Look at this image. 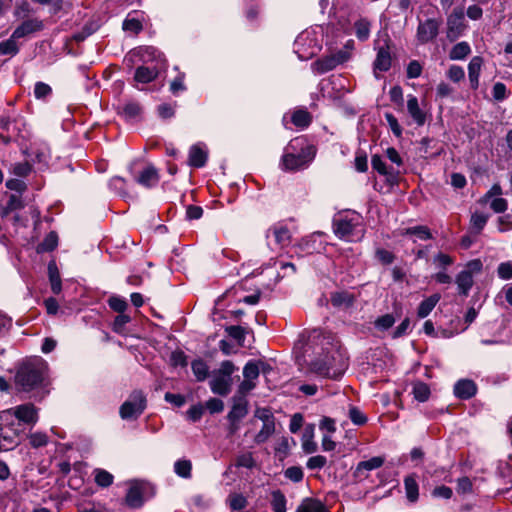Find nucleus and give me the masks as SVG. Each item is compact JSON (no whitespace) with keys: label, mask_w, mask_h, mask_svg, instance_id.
Listing matches in <instances>:
<instances>
[{"label":"nucleus","mask_w":512,"mask_h":512,"mask_svg":"<svg viewBox=\"0 0 512 512\" xmlns=\"http://www.w3.org/2000/svg\"><path fill=\"white\" fill-rule=\"evenodd\" d=\"M477 385L471 379H460L454 385V395L460 400H469L477 393Z\"/></svg>","instance_id":"dca6fc26"},{"label":"nucleus","mask_w":512,"mask_h":512,"mask_svg":"<svg viewBox=\"0 0 512 512\" xmlns=\"http://www.w3.org/2000/svg\"><path fill=\"white\" fill-rule=\"evenodd\" d=\"M358 225L353 218L347 216H339L333 219V232L339 239L348 240L353 234L354 229Z\"/></svg>","instance_id":"f8f14e48"},{"label":"nucleus","mask_w":512,"mask_h":512,"mask_svg":"<svg viewBox=\"0 0 512 512\" xmlns=\"http://www.w3.org/2000/svg\"><path fill=\"white\" fill-rule=\"evenodd\" d=\"M348 367V358L338 343L327 340L322 343L321 353L311 360L309 370L321 377L339 380Z\"/></svg>","instance_id":"f257e3e1"},{"label":"nucleus","mask_w":512,"mask_h":512,"mask_svg":"<svg viewBox=\"0 0 512 512\" xmlns=\"http://www.w3.org/2000/svg\"><path fill=\"white\" fill-rule=\"evenodd\" d=\"M191 370L196 378V381L198 382L205 381L209 376V366L200 357L194 359L191 362Z\"/></svg>","instance_id":"2f4dec72"},{"label":"nucleus","mask_w":512,"mask_h":512,"mask_svg":"<svg viewBox=\"0 0 512 512\" xmlns=\"http://www.w3.org/2000/svg\"><path fill=\"white\" fill-rule=\"evenodd\" d=\"M177 106V102H174V105L169 103H162L157 106V115L163 119H171L175 116V107Z\"/></svg>","instance_id":"bf43d9fd"},{"label":"nucleus","mask_w":512,"mask_h":512,"mask_svg":"<svg viewBox=\"0 0 512 512\" xmlns=\"http://www.w3.org/2000/svg\"><path fill=\"white\" fill-rule=\"evenodd\" d=\"M108 305L113 311L117 313H124L128 307L127 301L119 296L110 297L108 299Z\"/></svg>","instance_id":"774afa93"},{"label":"nucleus","mask_w":512,"mask_h":512,"mask_svg":"<svg viewBox=\"0 0 512 512\" xmlns=\"http://www.w3.org/2000/svg\"><path fill=\"white\" fill-rule=\"evenodd\" d=\"M58 234L55 231L49 232L42 242H40L36 247L37 253H45V252H52L54 251L58 246Z\"/></svg>","instance_id":"473e14b6"},{"label":"nucleus","mask_w":512,"mask_h":512,"mask_svg":"<svg viewBox=\"0 0 512 512\" xmlns=\"http://www.w3.org/2000/svg\"><path fill=\"white\" fill-rule=\"evenodd\" d=\"M126 180L120 176H114L109 180L108 186L109 189L121 197L128 196V192L126 190Z\"/></svg>","instance_id":"49530a36"},{"label":"nucleus","mask_w":512,"mask_h":512,"mask_svg":"<svg viewBox=\"0 0 512 512\" xmlns=\"http://www.w3.org/2000/svg\"><path fill=\"white\" fill-rule=\"evenodd\" d=\"M370 22L366 19H360L355 22V35L359 41H366L370 36Z\"/></svg>","instance_id":"de8ad7c7"},{"label":"nucleus","mask_w":512,"mask_h":512,"mask_svg":"<svg viewBox=\"0 0 512 512\" xmlns=\"http://www.w3.org/2000/svg\"><path fill=\"white\" fill-rule=\"evenodd\" d=\"M52 94V88L47 83L38 81L34 86V96L38 100H44Z\"/></svg>","instance_id":"0e129e2a"},{"label":"nucleus","mask_w":512,"mask_h":512,"mask_svg":"<svg viewBox=\"0 0 512 512\" xmlns=\"http://www.w3.org/2000/svg\"><path fill=\"white\" fill-rule=\"evenodd\" d=\"M314 144L307 135L297 136L289 141L285 150L297 152V150L307 149L309 145Z\"/></svg>","instance_id":"58836bf2"},{"label":"nucleus","mask_w":512,"mask_h":512,"mask_svg":"<svg viewBox=\"0 0 512 512\" xmlns=\"http://www.w3.org/2000/svg\"><path fill=\"white\" fill-rule=\"evenodd\" d=\"M446 37L449 42H455L462 37L468 28L465 21L464 7L457 6L447 17Z\"/></svg>","instance_id":"39448f33"},{"label":"nucleus","mask_w":512,"mask_h":512,"mask_svg":"<svg viewBox=\"0 0 512 512\" xmlns=\"http://www.w3.org/2000/svg\"><path fill=\"white\" fill-rule=\"evenodd\" d=\"M18 38H12V35L0 42V55H9L11 57L19 53V46L17 45Z\"/></svg>","instance_id":"79ce46f5"},{"label":"nucleus","mask_w":512,"mask_h":512,"mask_svg":"<svg viewBox=\"0 0 512 512\" xmlns=\"http://www.w3.org/2000/svg\"><path fill=\"white\" fill-rule=\"evenodd\" d=\"M417 478L416 473H411L404 477L405 494L410 503H416L419 499V484Z\"/></svg>","instance_id":"5701e85b"},{"label":"nucleus","mask_w":512,"mask_h":512,"mask_svg":"<svg viewBox=\"0 0 512 512\" xmlns=\"http://www.w3.org/2000/svg\"><path fill=\"white\" fill-rule=\"evenodd\" d=\"M259 374V364L254 359L249 360L243 367L244 379L253 381L259 377Z\"/></svg>","instance_id":"3c124183"},{"label":"nucleus","mask_w":512,"mask_h":512,"mask_svg":"<svg viewBox=\"0 0 512 512\" xmlns=\"http://www.w3.org/2000/svg\"><path fill=\"white\" fill-rule=\"evenodd\" d=\"M235 465L247 469H253L256 465L255 459L251 452L243 453L237 456Z\"/></svg>","instance_id":"e2e57ef3"},{"label":"nucleus","mask_w":512,"mask_h":512,"mask_svg":"<svg viewBox=\"0 0 512 512\" xmlns=\"http://www.w3.org/2000/svg\"><path fill=\"white\" fill-rule=\"evenodd\" d=\"M122 29L125 32H130L134 35H138L143 30V24L139 19L127 17L122 22Z\"/></svg>","instance_id":"603ef678"},{"label":"nucleus","mask_w":512,"mask_h":512,"mask_svg":"<svg viewBox=\"0 0 512 512\" xmlns=\"http://www.w3.org/2000/svg\"><path fill=\"white\" fill-rule=\"evenodd\" d=\"M225 331L226 333L231 337L233 338L234 340L237 341V343L242 346L244 341H245V335H246V331L243 327L239 326V325H231V326H227L225 328Z\"/></svg>","instance_id":"5fc2aeb1"},{"label":"nucleus","mask_w":512,"mask_h":512,"mask_svg":"<svg viewBox=\"0 0 512 512\" xmlns=\"http://www.w3.org/2000/svg\"><path fill=\"white\" fill-rule=\"evenodd\" d=\"M372 169L385 176V181L390 187L397 186L400 182V172L393 167H388L379 154L371 157Z\"/></svg>","instance_id":"9d476101"},{"label":"nucleus","mask_w":512,"mask_h":512,"mask_svg":"<svg viewBox=\"0 0 512 512\" xmlns=\"http://www.w3.org/2000/svg\"><path fill=\"white\" fill-rule=\"evenodd\" d=\"M305 158V156H301L293 151L284 150V153L281 156L280 166L282 170L288 172L303 170L310 165Z\"/></svg>","instance_id":"9b49d317"},{"label":"nucleus","mask_w":512,"mask_h":512,"mask_svg":"<svg viewBox=\"0 0 512 512\" xmlns=\"http://www.w3.org/2000/svg\"><path fill=\"white\" fill-rule=\"evenodd\" d=\"M442 21L435 18H428L419 23L416 31V37L419 43L427 44L432 42L439 34V28Z\"/></svg>","instance_id":"1a4fd4ad"},{"label":"nucleus","mask_w":512,"mask_h":512,"mask_svg":"<svg viewBox=\"0 0 512 512\" xmlns=\"http://www.w3.org/2000/svg\"><path fill=\"white\" fill-rule=\"evenodd\" d=\"M47 269L51 291L53 294L58 295L62 291V281L56 262L54 260H51L48 263Z\"/></svg>","instance_id":"c85d7f7f"},{"label":"nucleus","mask_w":512,"mask_h":512,"mask_svg":"<svg viewBox=\"0 0 512 512\" xmlns=\"http://www.w3.org/2000/svg\"><path fill=\"white\" fill-rule=\"evenodd\" d=\"M45 368V362L40 358L23 361L16 370V386L24 392L40 387L44 381Z\"/></svg>","instance_id":"f03ea898"},{"label":"nucleus","mask_w":512,"mask_h":512,"mask_svg":"<svg viewBox=\"0 0 512 512\" xmlns=\"http://www.w3.org/2000/svg\"><path fill=\"white\" fill-rule=\"evenodd\" d=\"M165 70L166 69L153 65L148 66L147 64H142L135 69L133 79L137 83L149 84L155 81L159 77L160 73Z\"/></svg>","instance_id":"ddd939ff"},{"label":"nucleus","mask_w":512,"mask_h":512,"mask_svg":"<svg viewBox=\"0 0 512 512\" xmlns=\"http://www.w3.org/2000/svg\"><path fill=\"white\" fill-rule=\"evenodd\" d=\"M284 476L294 483H299L304 478V472L300 466H291L284 471Z\"/></svg>","instance_id":"69168bd1"},{"label":"nucleus","mask_w":512,"mask_h":512,"mask_svg":"<svg viewBox=\"0 0 512 512\" xmlns=\"http://www.w3.org/2000/svg\"><path fill=\"white\" fill-rule=\"evenodd\" d=\"M131 321V317L125 313H119L112 324V330L117 334H123L126 325Z\"/></svg>","instance_id":"4d7b16f0"},{"label":"nucleus","mask_w":512,"mask_h":512,"mask_svg":"<svg viewBox=\"0 0 512 512\" xmlns=\"http://www.w3.org/2000/svg\"><path fill=\"white\" fill-rule=\"evenodd\" d=\"M271 507L274 512H286L287 499L281 490H275L271 493Z\"/></svg>","instance_id":"c03bdc74"},{"label":"nucleus","mask_w":512,"mask_h":512,"mask_svg":"<svg viewBox=\"0 0 512 512\" xmlns=\"http://www.w3.org/2000/svg\"><path fill=\"white\" fill-rule=\"evenodd\" d=\"M29 444L32 448H41L47 445L48 436L43 432H35L29 434Z\"/></svg>","instance_id":"680f3d73"},{"label":"nucleus","mask_w":512,"mask_h":512,"mask_svg":"<svg viewBox=\"0 0 512 512\" xmlns=\"http://www.w3.org/2000/svg\"><path fill=\"white\" fill-rule=\"evenodd\" d=\"M24 207L25 203L22 196L10 194L6 204L0 206V216L1 218H7L12 212L22 210Z\"/></svg>","instance_id":"b1692460"},{"label":"nucleus","mask_w":512,"mask_h":512,"mask_svg":"<svg viewBox=\"0 0 512 512\" xmlns=\"http://www.w3.org/2000/svg\"><path fill=\"white\" fill-rule=\"evenodd\" d=\"M355 169L360 173H365L368 171V158L367 154L363 150H358L355 155Z\"/></svg>","instance_id":"338daca9"},{"label":"nucleus","mask_w":512,"mask_h":512,"mask_svg":"<svg viewBox=\"0 0 512 512\" xmlns=\"http://www.w3.org/2000/svg\"><path fill=\"white\" fill-rule=\"evenodd\" d=\"M394 323H395V317L393 316V314L387 313V314L379 316L374 321V326L376 329H378L380 331H386L389 328H391L394 325Z\"/></svg>","instance_id":"6e6d98bb"},{"label":"nucleus","mask_w":512,"mask_h":512,"mask_svg":"<svg viewBox=\"0 0 512 512\" xmlns=\"http://www.w3.org/2000/svg\"><path fill=\"white\" fill-rule=\"evenodd\" d=\"M384 458L380 456L372 457L368 460L361 461L358 463L356 471L361 472L362 470L371 471L380 468L384 464Z\"/></svg>","instance_id":"8fccbe9b"},{"label":"nucleus","mask_w":512,"mask_h":512,"mask_svg":"<svg viewBox=\"0 0 512 512\" xmlns=\"http://www.w3.org/2000/svg\"><path fill=\"white\" fill-rule=\"evenodd\" d=\"M208 153L200 145L194 144L189 149L188 165L193 168H202L206 165Z\"/></svg>","instance_id":"6ab92c4d"},{"label":"nucleus","mask_w":512,"mask_h":512,"mask_svg":"<svg viewBox=\"0 0 512 512\" xmlns=\"http://www.w3.org/2000/svg\"><path fill=\"white\" fill-rule=\"evenodd\" d=\"M455 283L457 284L459 295L467 297L474 285L473 276L468 271L462 270L456 275Z\"/></svg>","instance_id":"393cba45"},{"label":"nucleus","mask_w":512,"mask_h":512,"mask_svg":"<svg viewBox=\"0 0 512 512\" xmlns=\"http://www.w3.org/2000/svg\"><path fill=\"white\" fill-rule=\"evenodd\" d=\"M99 26L94 21L86 22L81 30L75 32L72 35V40H74L77 43L85 41L89 36L94 34L98 30Z\"/></svg>","instance_id":"c9c22d12"},{"label":"nucleus","mask_w":512,"mask_h":512,"mask_svg":"<svg viewBox=\"0 0 512 512\" xmlns=\"http://www.w3.org/2000/svg\"><path fill=\"white\" fill-rule=\"evenodd\" d=\"M147 407V398L142 390H133L128 399L119 408V415L123 420L138 419Z\"/></svg>","instance_id":"20e7f679"},{"label":"nucleus","mask_w":512,"mask_h":512,"mask_svg":"<svg viewBox=\"0 0 512 512\" xmlns=\"http://www.w3.org/2000/svg\"><path fill=\"white\" fill-rule=\"evenodd\" d=\"M330 302L336 308L343 306L349 308L353 306L355 297L348 291H335L330 294Z\"/></svg>","instance_id":"a878e982"},{"label":"nucleus","mask_w":512,"mask_h":512,"mask_svg":"<svg viewBox=\"0 0 512 512\" xmlns=\"http://www.w3.org/2000/svg\"><path fill=\"white\" fill-rule=\"evenodd\" d=\"M337 66V62L332 54L318 58L312 63L313 70L318 74H325L329 71H332Z\"/></svg>","instance_id":"c756f323"},{"label":"nucleus","mask_w":512,"mask_h":512,"mask_svg":"<svg viewBox=\"0 0 512 512\" xmlns=\"http://www.w3.org/2000/svg\"><path fill=\"white\" fill-rule=\"evenodd\" d=\"M348 417L356 426H363L368 421V417L357 406H350Z\"/></svg>","instance_id":"864d4df0"},{"label":"nucleus","mask_w":512,"mask_h":512,"mask_svg":"<svg viewBox=\"0 0 512 512\" xmlns=\"http://www.w3.org/2000/svg\"><path fill=\"white\" fill-rule=\"evenodd\" d=\"M245 17L249 22H256L260 14V4L258 0H245Z\"/></svg>","instance_id":"a19ab883"},{"label":"nucleus","mask_w":512,"mask_h":512,"mask_svg":"<svg viewBox=\"0 0 512 512\" xmlns=\"http://www.w3.org/2000/svg\"><path fill=\"white\" fill-rule=\"evenodd\" d=\"M170 365L173 367H187L188 357L184 351L177 349L170 354Z\"/></svg>","instance_id":"13d9d810"},{"label":"nucleus","mask_w":512,"mask_h":512,"mask_svg":"<svg viewBox=\"0 0 512 512\" xmlns=\"http://www.w3.org/2000/svg\"><path fill=\"white\" fill-rule=\"evenodd\" d=\"M8 410L16 427L23 428V424L33 426L38 421L37 409L31 403L21 404Z\"/></svg>","instance_id":"0eeeda50"},{"label":"nucleus","mask_w":512,"mask_h":512,"mask_svg":"<svg viewBox=\"0 0 512 512\" xmlns=\"http://www.w3.org/2000/svg\"><path fill=\"white\" fill-rule=\"evenodd\" d=\"M412 394L415 400L423 403L429 400L431 390L427 383L416 381L413 383Z\"/></svg>","instance_id":"f704fd0d"},{"label":"nucleus","mask_w":512,"mask_h":512,"mask_svg":"<svg viewBox=\"0 0 512 512\" xmlns=\"http://www.w3.org/2000/svg\"><path fill=\"white\" fill-rule=\"evenodd\" d=\"M404 235H414L421 240H429L433 238L430 229L424 225L408 227L405 229Z\"/></svg>","instance_id":"09e8293b"},{"label":"nucleus","mask_w":512,"mask_h":512,"mask_svg":"<svg viewBox=\"0 0 512 512\" xmlns=\"http://www.w3.org/2000/svg\"><path fill=\"white\" fill-rule=\"evenodd\" d=\"M275 433V421L263 423L261 430L255 435L256 444L265 443Z\"/></svg>","instance_id":"4c0bfd02"},{"label":"nucleus","mask_w":512,"mask_h":512,"mask_svg":"<svg viewBox=\"0 0 512 512\" xmlns=\"http://www.w3.org/2000/svg\"><path fill=\"white\" fill-rule=\"evenodd\" d=\"M440 299L441 295L438 293H434L429 297L425 298L424 300H422L417 308L418 318H426L435 308Z\"/></svg>","instance_id":"cd10ccee"},{"label":"nucleus","mask_w":512,"mask_h":512,"mask_svg":"<svg viewBox=\"0 0 512 512\" xmlns=\"http://www.w3.org/2000/svg\"><path fill=\"white\" fill-rule=\"evenodd\" d=\"M143 113L142 105L137 101H129L122 107L117 108V115L129 122L141 116Z\"/></svg>","instance_id":"a211bd4d"},{"label":"nucleus","mask_w":512,"mask_h":512,"mask_svg":"<svg viewBox=\"0 0 512 512\" xmlns=\"http://www.w3.org/2000/svg\"><path fill=\"white\" fill-rule=\"evenodd\" d=\"M391 45L392 41L390 37L387 35L384 40V45L380 47H375L376 57L373 61V73L375 78L379 79L380 75L378 72H387L392 67V54H391Z\"/></svg>","instance_id":"423d86ee"},{"label":"nucleus","mask_w":512,"mask_h":512,"mask_svg":"<svg viewBox=\"0 0 512 512\" xmlns=\"http://www.w3.org/2000/svg\"><path fill=\"white\" fill-rule=\"evenodd\" d=\"M44 24L38 18H30L22 21L12 32V38H24L35 32L42 31Z\"/></svg>","instance_id":"4468645a"},{"label":"nucleus","mask_w":512,"mask_h":512,"mask_svg":"<svg viewBox=\"0 0 512 512\" xmlns=\"http://www.w3.org/2000/svg\"><path fill=\"white\" fill-rule=\"evenodd\" d=\"M160 180L158 170L152 164L146 166L141 173L135 178V181L147 188L151 189L155 187Z\"/></svg>","instance_id":"f3484780"},{"label":"nucleus","mask_w":512,"mask_h":512,"mask_svg":"<svg viewBox=\"0 0 512 512\" xmlns=\"http://www.w3.org/2000/svg\"><path fill=\"white\" fill-rule=\"evenodd\" d=\"M24 428L16 427L9 410L0 411V452L11 451L21 442Z\"/></svg>","instance_id":"7ed1b4c3"},{"label":"nucleus","mask_w":512,"mask_h":512,"mask_svg":"<svg viewBox=\"0 0 512 512\" xmlns=\"http://www.w3.org/2000/svg\"><path fill=\"white\" fill-rule=\"evenodd\" d=\"M482 65L483 58L481 56H474L468 64V78L472 90H477L479 87V77Z\"/></svg>","instance_id":"4be33fe9"},{"label":"nucleus","mask_w":512,"mask_h":512,"mask_svg":"<svg viewBox=\"0 0 512 512\" xmlns=\"http://www.w3.org/2000/svg\"><path fill=\"white\" fill-rule=\"evenodd\" d=\"M174 472L181 478L190 479L192 476V463L187 459H180L174 463Z\"/></svg>","instance_id":"ea45409f"},{"label":"nucleus","mask_w":512,"mask_h":512,"mask_svg":"<svg viewBox=\"0 0 512 512\" xmlns=\"http://www.w3.org/2000/svg\"><path fill=\"white\" fill-rule=\"evenodd\" d=\"M312 114L306 108H299L293 111L291 122L299 129H306L312 123Z\"/></svg>","instance_id":"bb28decb"},{"label":"nucleus","mask_w":512,"mask_h":512,"mask_svg":"<svg viewBox=\"0 0 512 512\" xmlns=\"http://www.w3.org/2000/svg\"><path fill=\"white\" fill-rule=\"evenodd\" d=\"M144 490L138 483L131 485L124 498L125 505L131 509H140L145 503Z\"/></svg>","instance_id":"2eb2a0df"},{"label":"nucleus","mask_w":512,"mask_h":512,"mask_svg":"<svg viewBox=\"0 0 512 512\" xmlns=\"http://www.w3.org/2000/svg\"><path fill=\"white\" fill-rule=\"evenodd\" d=\"M139 62L167 69L168 61L163 52L154 46H138Z\"/></svg>","instance_id":"6e6552de"},{"label":"nucleus","mask_w":512,"mask_h":512,"mask_svg":"<svg viewBox=\"0 0 512 512\" xmlns=\"http://www.w3.org/2000/svg\"><path fill=\"white\" fill-rule=\"evenodd\" d=\"M295 512H329L328 508L318 499L306 498Z\"/></svg>","instance_id":"7c9ffc66"},{"label":"nucleus","mask_w":512,"mask_h":512,"mask_svg":"<svg viewBox=\"0 0 512 512\" xmlns=\"http://www.w3.org/2000/svg\"><path fill=\"white\" fill-rule=\"evenodd\" d=\"M94 474H95V478H94L95 483L99 487L107 488L113 484L114 476L110 472H108L104 469L97 468L94 470Z\"/></svg>","instance_id":"37998d69"},{"label":"nucleus","mask_w":512,"mask_h":512,"mask_svg":"<svg viewBox=\"0 0 512 512\" xmlns=\"http://www.w3.org/2000/svg\"><path fill=\"white\" fill-rule=\"evenodd\" d=\"M248 414V407L239 404L232 405L231 410L227 414V420L241 421Z\"/></svg>","instance_id":"052dcab7"},{"label":"nucleus","mask_w":512,"mask_h":512,"mask_svg":"<svg viewBox=\"0 0 512 512\" xmlns=\"http://www.w3.org/2000/svg\"><path fill=\"white\" fill-rule=\"evenodd\" d=\"M471 54V47L468 42L462 41L456 43L449 52L450 60H464Z\"/></svg>","instance_id":"72a5a7b5"},{"label":"nucleus","mask_w":512,"mask_h":512,"mask_svg":"<svg viewBox=\"0 0 512 512\" xmlns=\"http://www.w3.org/2000/svg\"><path fill=\"white\" fill-rule=\"evenodd\" d=\"M275 241L278 245H288L291 239V233L287 226L275 225L271 228Z\"/></svg>","instance_id":"e433bc0d"},{"label":"nucleus","mask_w":512,"mask_h":512,"mask_svg":"<svg viewBox=\"0 0 512 512\" xmlns=\"http://www.w3.org/2000/svg\"><path fill=\"white\" fill-rule=\"evenodd\" d=\"M232 384V378H225L215 374L214 378L210 381V389L214 394L225 397L231 392Z\"/></svg>","instance_id":"412c9836"},{"label":"nucleus","mask_w":512,"mask_h":512,"mask_svg":"<svg viewBox=\"0 0 512 512\" xmlns=\"http://www.w3.org/2000/svg\"><path fill=\"white\" fill-rule=\"evenodd\" d=\"M227 500L232 511H241L248 505V500L242 493H231Z\"/></svg>","instance_id":"a18cd8bd"},{"label":"nucleus","mask_w":512,"mask_h":512,"mask_svg":"<svg viewBox=\"0 0 512 512\" xmlns=\"http://www.w3.org/2000/svg\"><path fill=\"white\" fill-rule=\"evenodd\" d=\"M407 110L411 118L418 126H423L425 124L426 113L420 108L418 99L413 94L408 95Z\"/></svg>","instance_id":"aec40b11"}]
</instances>
